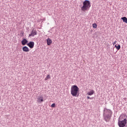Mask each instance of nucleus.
<instances>
[{
  "label": "nucleus",
  "mask_w": 127,
  "mask_h": 127,
  "mask_svg": "<svg viewBox=\"0 0 127 127\" xmlns=\"http://www.w3.org/2000/svg\"><path fill=\"white\" fill-rule=\"evenodd\" d=\"M121 19H122L123 20V22H125V23H127V18L126 17H122Z\"/></svg>",
  "instance_id": "12"
},
{
  "label": "nucleus",
  "mask_w": 127,
  "mask_h": 127,
  "mask_svg": "<svg viewBox=\"0 0 127 127\" xmlns=\"http://www.w3.org/2000/svg\"><path fill=\"white\" fill-rule=\"evenodd\" d=\"M127 116L125 114L121 115L119 118L118 125L119 127H125L127 125Z\"/></svg>",
  "instance_id": "1"
},
{
  "label": "nucleus",
  "mask_w": 127,
  "mask_h": 127,
  "mask_svg": "<svg viewBox=\"0 0 127 127\" xmlns=\"http://www.w3.org/2000/svg\"><path fill=\"white\" fill-rule=\"evenodd\" d=\"M21 43L23 45H26L28 43V41L26 39H23L21 41Z\"/></svg>",
  "instance_id": "9"
},
{
  "label": "nucleus",
  "mask_w": 127,
  "mask_h": 127,
  "mask_svg": "<svg viewBox=\"0 0 127 127\" xmlns=\"http://www.w3.org/2000/svg\"><path fill=\"white\" fill-rule=\"evenodd\" d=\"M104 116L105 120H108V119H111L112 117V111L105 109L104 110Z\"/></svg>",
  "instance_id": "4"
},
{
  "label": "nucleus",
  "mask_w": 127,
  "mask_h": 127,
  "mask_svg": "<svg viewBox=\"0 0 127 127\" xmlns=\"http://www.w3.org/2000/svg\"><path fill=\"white\" fill-rule=\"evenodd\" d=\"M94 90H91V91L87 93V95H88V96H92V95L94 94Z\"/></svg>",
  "instance_id": "11"
},
{
  "label": "nucleus",
  "mask_w": 127,
  "mask_h": 127,
  "mask_svg": "<svg viewBox=\"0 0 127 127\" xmlns=\"http://www.w3.org/2000/svg\"><path fill=\"white\" fill-rule=\"evenodd\" d=\"M44 100V98L43 97V96H39L37 99V103H39V104H41L42 102H43Z\"/></svg>",
  "instance_id": "5"
},
{
  "label": "nucleus",
  "mask_w": 127,
  "mask_h": 127,
  "mask_svg": "<svg viewBox=\"0 0 127 127\" xmlns=\"http://www.w3.org/2000/svg\"><path fill=\"white\" fill-rule=\"evenodd\" d=\"M52 43V40H51L50 39V38H48L47 40V45L49 46V45H51Z\"/></svg>",
  "instance_id": "10"
},
{
  "label": "nucleus",
  "mask_w": 127,
  "mask_h": 127,
  "mask_svg": "<svg viewBox=\"0 0 127 127\" xmlns=\"http://www.w3.org/2000/svg\"><path fill=\"white\" fill-rule=\"evenodd\" d=\"M70 93L73 97H79L80 90L76 85H72L70 88Z\"/></svg>",
  "instance_id": "2"
},
{
  "label": "nucleus",
  "mask_w": 127,
  "mask_h": 127,
  "mask_svg": "<svg viewBox=\"0 0 127 127\" xmlns=\"http://www.w3.org/2000/svg\"><path fill=\"white\" fill-rule=\"evenodd\" d=\"M87 99L88 100H89V99H91V98H90V97H89V96H87Z\"/></svg>",
  "instance_id": "18"
},
{
  "label": "nucleus",
  "mask_w": 127,
  "mask_h": 127,
  "mask_svg": "<svg viewBox=\"0 0 127 127\" xmlns=\"http://www.w3.org/2000/svg\"><path fill=\"white\" fill-rule=\"evenodd\" d=\"M37 34V32H36V30H35L34 29H33L32 31L31 34L29 35V37H30V36H34V35H36Z\"/></svg>",
  "instance_id": "6"
},
{
  "label": "nucleus",
  "mask_w": 127,
  "mask_h": 127,
  "mask_svg": "<svg viewBox=\"0 0 127 127\" xmlns=\"http://www.w3.org/2000/svg\"><path fill=\"white\" fill-rule=\"evenodd\" d=\"M52 108H55V103H53L51 105Z\"/></svg>",
  "instance_id": "16"
},
{
  "label": "nucleus",
  "mask_w": 127,
  "mask_h": 127,
  "mask_svg": "<svg viewBox=\"0 0 127 127\" xmlns=\"http://www.w3.org/2000/svg\"><path fill=\"white\" fill-rule=\"evenodd\" d=\"M117 41H115L114 43H113V45H115V44H116L117 43Z\"/></svg>",
  "instance_id": "17"
},
{
  "label": "nucleus",
  "mask_w": 127,
  "mask_h": 127,
  "mask_svg": "<svg viewBox=\"0 0 127 127\" xmlns=\"http://www.w3.org/2000/svg\"><path fill=\"white\" fill-rule=\"evenodd\" d=\"M90 7H91V2L88 0H85L83 1V6L81 8L82 11H86V10H89Z\"/></svg>",
  "instance_id": "3"
},
{
  "label": "nucleus",
  "mask_w": 127,
  "mask_h": 127,
  "mask_svg": "<svg viewBox=\"0 0 127 127\" xmlns=\"http://www.w3.org/2000/svg\"><path fill=\"white\" fill-rule=\"evenodd\" d=\"M27 45L30 48H33V47H34V42H29L28 44H27Z\"/></svg>",
  "instance_id": "7"
},
{
  "label": "nucleus",
  "mask_w": 127,
  "mask_h": 127,
  "mask_svg": "<svg viewBox=\"0 0 127 127\" xmlns=\"http://www.w3.org/2000/svg\"><path fill=\"white\" fill-rule=\"evenodd\" d=\"M22 50L24 52H29L30 51L29 48L26 46L23 47L22 48Z\"/></svg>",
  "instance_id": "8"
},
{
  "label": "nucleus",
  "mask_w": 127,
  "mask_h": 127,
  "mask_svg": "<svg viewBox=\"0 0 127 127\" xmlns=\"http://www.w3.org/2000/svg\"><path fill=\"white\" fill-rule=\"evenodd\" d=\"M92 26H93V28H97L98 25H97V23H94L92 24Z\"/></svg>",
  "instance_id": "15"
},
{
  "label": "nucleus",
  "mask_w": 127,
  "mask_h": 127,
  "mask_svg": "<svg viewBox=\"0 0 127 127\" xmlns=\"http://www.w3.org/2000/svg\"><path fill=\"white\" fill-rule=\"evenodd\" d=\"M115 47H116V49H117V50H120L121 49V45H118V46H117V45H116L115 46Z\"/></svg>",
  "instance_id": "14"
},
{
  "label": "nucleus",
  "mask_w": 127,
  "mask_h": 127,
  "mask_svg": "<svg viewBox=\"0 0 127 127\" xmlns=\"http://www.w3.org/2000/svg\"><path fill=\"white\" fill-rule=\"evenodd\" d=\"M50 78H51L50 74H47V76L45 78V81H47V80H48V79H50Z\"/></svg>",
  "instance_id": "13"
}]
</instances>
